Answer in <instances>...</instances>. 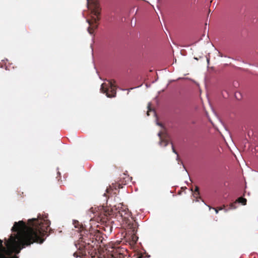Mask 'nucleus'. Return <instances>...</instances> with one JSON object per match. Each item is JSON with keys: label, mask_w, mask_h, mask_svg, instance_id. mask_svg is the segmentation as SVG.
<instances>
[{"label": "nucleus", "mask_w": 258, "mask_h": 258, "mask_svg": "<svg viewBox=\"0 0 258 258\" xmlns=\"http://www.w3.org/2000/svg\"><path fill=\"white\" fill-rule=\"evenodd\" d=\"M36 221L33 226L34 228L28 227L23 221L15 222L11 229L16 233L12 234L6 241V248L3 245V241L0 239V258H18L16 255L12 256L14 251L19 252L25 245H29L33 242L42 243L40 236L44 235V232L50 225V222L44 219L37 220L36 218L29 219V221Z\"/></svg>", "instance_id": "nucleus-1"}, {"label": "nucleus", "mask_w": 258, "mask_h": 258, "mask_svg": "<svg viewBox=\"0 0 258 258\" xmlns=\"http://www.w3.org/2000/svg\"><path fill=\"white\" fill-rule=\"evenodd\" d=\"M109 85L110 86L111 88H112V86H113V85H112V83H111V82H109ZM103 85H104V84H102L101 85V88H100V91H101V92L102 93H105V94H106V97H108V98H112V97H114L115 96V94H116V92H115V90H114L113 89L111 88V91L112 92V93H113V94H112V95H110V94H108V92H107V91H108V90H107V89H105V88H104V86H103Z\"/></svg>", "instance_id": "nucleus-2"}, {"label": "nucleus", "mask_w": 258, "mask_h": 258, "mask_svg": "<svg viewBox=\"0 0 258 258\" xmlns=\"http://www.w3.org/2000/svg\"><path fill=\"white\" fill-rule=\"evenodd\" d=\"M101 8L96 6L92 10V13L96 17L93 18L94 22H96L99 20V16L100 15Z\"/></svg>", "instance_id": "nucleus-3"}, {"label": "nucleus", "mask_w": 258, "mask_h": 258, "mask_svg": "<svg viewBox=\"0 0 258 258\" xmlns=\"http://www.w3.org/2000/svg\"><path fill=\"white\" fill-rule=\"evenodd\" d=\"M235 97L238 100H240L242 98V94L240 92H235Z\"/></svg>", "instance_id": "nucleus-4"}, {"label": "nucleus", "mask_w": 258, "mask_h": 258, "mask_svg": "<svg viewBox=\"0 0 258 258\" xmlns=\"http://www.w3.org/2000/svg\"><path fill=\"white\" fill-rule=\"evenodd\" d=\"M239 203L242 204L243 205H246V200L243 198H239L238 199Z\"/></svg>", "instance_id": "nucleus-5"}, {"label": "nucleus", "mask_w": 258, "mask_h": 258, "mask_svg": "<svg viewBox=\"0 0 258 258\" xmlns=\"http://www.w3.org/2000/svg\"><path fill=\"white\" fill-rule=\"evenodd\" d=\"M210 45L214 48L215 51H216V52L219 57H222L223 56V55L218 50L216 49L212 43H211Z\"/></svg>", "instance_id": "nucleus-6"}, {"label": "nucleus", "mask_w": 258, "mask_h": 258, "mask_svg": "<svg viewBox=\"0 0 258 258\" xmlns=\"http://www.w3.org/2000/svg\"><path fill=\"white\" fill-rule=\"evenodd\" d=\"M206 61L207 62V67H209V63H210V53H208V54L206 56Z\"/></svg>", "instance_id": "nucleus-7"}, {"label": "nucleus", "mask_w": 258, "mask_h": 258, "mask_svg": "<svg viewBox=\"0 0 258 258\" xmlns=\"http://www.w3.org/2000/svg\"><path fill=\"white\" fill-rule=\"evenodd\" d=\"M182 166H183V171H184L185 172V173H186V174H187V176H188V177L189 179V180H190V178L189 175V174H188V172H187V170L186 169V168H185V167L184 165H183V164L182 163Z\"/></svg>", "instance_id": "nucleus-8"}, {"label": "nucleus", "mask_w": 258, "mask_h": 258, "mask_svg": "<svg viewBox=\"0 0 258 258\" xmlns=\"http://www.w3.org/2000/svg\"><path fill=\"white\" fill-rule=\"evenodd\" d=\"M171 147H172V152L176 155H177V152L176 151V150L174 149V147H173V144L171 143Z\"/></svg>", "instance_id": "nucleus-9"}, {"label": "nucleus", "mask_w": 258, "mask_h": 258, "mask_svg": "<svg viewBox=\"0 0 258 258\" xmlns=\"http://www.w3.org/2000/svg\"><path fill=\"white\" fill-rule=\"evenodd\" d=\"M136 20H135L134 22H133V19L132 20V23H131L132 26L135 27L136 26Z\"/></svg>", "instance_id": "nucleus-10"}, {"label": "nucleus", "mask_w": 258, "mask_h": 258, "mask_svg": "<svg viewBox=\"0 0 258 258\" xmlns=\"http://www.w3.org/2000/svg\"><path fill=\"white\" fill-rule=\"evenodd\" d=\"M194 59L196 60H198L199 59H204V57L203 56H200L199 58L197 57H194Z\"/></svg>", "instance_id": "nucleus-11"}, {"label": "nucleus", "mask_w": 258, "mask_h": 258, "mask_svg": "<svg viewBox=\"0 0 258 258\" xmlns=\"http://www.w3.org/2000/svg\"><path fill=\"white\" fill-rule=\"evenodd\" d=\"M87 31L89 33V34H90L91 35H92V32L90 31L89 27L87 28Z\"/></svg>", "instance_id": "nucleus-12"}, {"label": "nucleus", "mask_w": 258, "mask_h": 258, "mask_svg": "<svg viewBox=\"0 0 258 258\" xmlns=\"http://www.w3.org/2000/svg\"><path fill=\"white\" fill-rule=\"evenodd\" d=\"M156 124L159 125V126H161V127H163V125H162V124L160 123V122H156Z\"/></svg>", "instance_id": "nucleus-13"}, {"label": "nucleus", "mask_w": 258, "mask_h": 258, "mask_svg": "<svg viewBox=\"0 0 258 258\" xmlns=\"http://www.w3.org/2000/svg\"><path fill=\"white\" fill-rule=\"evenodd\" d=\"M140 87H141V85L137 86V87H136L131 88L128 90H133V89H136V88H139Z\"/></svg>", "instance_id": "nucleus-14"}, {"label": "nucleus", "mask_w": 258, "mask_h": 258, "mask_svg": "<svg viewBox=\"0 0 258 258\" xmlns=\"http://www.w3.org/2000/svg\"><path fill=\"white\" fill-rule=\"evenodd\" d=\"M158 136L161 139V132H159L158 133Z\"/></svg>", "instance_id": "nucleus-15"}, {"label": "nucleus", "mask_w": 258, "mask_h": 258, "mask_svg": "<svg viewBox=\"0 0 258 258\" xmlns=\"http://www.w3.org/2000/svg\"><path fill=\"white\" fill-rule=\"evenodd\" d=\"M168 142H166H166H165V144H164V145L163 147H166L168 145Z\"/></svg>", "instance_id": "nucleus-16"}, {"label": "nucleus", "mask_w": 258, "mask_h": 258, "mask_svg": "<svg viewBox=\"0 0 258 258\" xmlns=\"http://www.w3.org/2000/svg\"><path fill=\"white\" fill-rule=\"evenodd\" d=\"M195 190V191H199V187H198V186H196Z\"/></svg>", "instance_id": "nucleus-17"}, {"label": "nucleus", "mask_w": 258, "mask_h": 258, "mask_svg": "<svg viewBox=\"0 0 258 258\" xmlns=\"http://www.w3.org/2000/svg\"><path fill=\"white\" fill-rule=\"evenodd\" d=\"M172 81H173V80H170V81H169V82H168V83L166 85V87H168V86L169 85V83H171V82H172Z\"/></svg>", "instance_id": "nucleus-18"}, {"label": "nucleus", "mask_w": 258, "mask_h": 258, "mask_svg": "<svg viewBox=\"0 0 258 258\" xmlns=\"http://www.w3.org/2000/svg\"><path fill=\"white\" fill-rule=\"evenodd\" d=\"M103 196V197H105V200L107 202L106 193H104Z\"/></svg>", "instance_id": "nucleus-19"}, {"label": "nucleus", "mask_w": 258, "mask_h": 258, "mask_svg": "<svg viewBox=\"0 0 258 258\" xmlns=\"http://www.w3.org/2000/svg\"><path fill=\"white\" fill-rule=\"evenodd\" d=\"M224 57H227V56H224ZM227 58H229V59H232V60H235L233 58L231 57H229V56H228V57H227Z\"/></svg>", "instance_id": "nucleus-20"}, {"label": "nucleus", "mask_w": 258, "mask_h": 258, "mask_svg": "<svg viewBox=\"0 0 258 258\" xmlns=\"http://www.w3.org/2000/svg\"><path fill=\"white\" fill-rule=\"evenodd\" d=\"M237 60H239V59H237ZM239 61H240V62H241L242 63H244V64H246V62H244L243 60H239Z\"/></svg>", "instance_id": "nucleus-21"}, {"label": "nucleus", "mask_w": 258, "mask_h": 258, "mask_svg": "<svg viewBox=\"0 0 258 258\" xmlns=\"http://www.w3.org/2000/svg\"><path fill=\"white\" fill-rule=\"evenodd\" d=\"M158 80V77H157V78L156 79H155V81H153L152 83H154L156 82Z\"/></svg>", "instance_id": "nucleus-22"}, {"label": "nucleus", "mask_w": 258, "mask_h": 258, "mask_svg": "<svg viewBox=\"0 0 258 258\" xmlns=\"http://www.w3.org/2000/svg\"><path fill=\"white\" fill-rule=\"evenodd\" d=\"M218 119H219V121L220 122V123H221L223 126H224V123H223V122L221 121V120L220 118H218Z\"/></svg>", "instance_id": "nucleus-23"}, {"label": "nucleus", "mask_w": 258, "mask_h": 258, "mask_svg": "<svg viewBox=\"0 0 258 258\" xmlns=\"http://www.w3.org/2000/svg\"><path fill=\"white\" fill-rule=\"evenodd\" d=\"M177 155V156H176V160L177 161H179V157H178V155L177 154V155Z\"/></svg>", "instance_id": "nucleus-24"}, {"label": "nucleus", "mask_w": 258, "mask_h": 258, "mask_svg": "<svg viewBox=\"0 0 258 258\" xmlns=\"http://www.w3.org/2000/svg\"><path fill=\"white\" fill-rule=\"evenodd\" d=\"M213 209L215 210L216 214H218V211L216 208H213Z\"/></svg>", "instance_id": "nucleus-25"}, {"label": "nucleus", "mask_w": 258, "mask_h": 258, "mask_svg": "<svg viewBox=\"0 0 258 258\" xmlns=\"http://www.w3.org/2000/svg\"><path fill=\"white\" fill-rule=\"evenodd\" d=\"M159 145L160 146H162V141H160L159 143Z\"/></svg>", "instance_id": "nucleus-26"}, {"label": "nucleus", "mask_w": 258, "mask_h": 258, "mask_svg": "<svg viewBox=\"0 0 258 258\" xmlns=\"http://www.w3.org/2000/svg\"><path fill=\"white\" fill-rule=\"evenodd\" d=\"M150 105H151V103H148V108H149V110H150Z\"/></svg>", "instance_id": "nucleus-27"}, {"label": "nucleus", "mask_w": 258, "mask_h": 258, "mask_svg": "<svg viewBox=\"0 0 258 258\" xmlns=\"http://www.w3.org/2000/svg\"><path fill=\"white\" fill-rule=\"evenodd\" d=\"M86 22L89 24L90 25L91 24V22H90V21H89L88 20H86Z\"/></svg>", "instance_id": "nucleus-28"}, {"label": "nucleus", "mask_w": 258, "mask_h": 258, "mask_svg": "<svg viewBox=\"0 0 258 258\" xmlns=\"http://www.w3.org/2000/svg\"><path fill=\"white\" fill-rule=\"evenodd\" d=\"M224 128H225V129L226 131V132H227L228 134H229V131L227 130V129L226 128V127H225V126H224Z\"/></svg>", "instance_id": "nucleus-29"}, {"label": "nucleus", "mask_w": 258, "mask_h": 258, "mask_svg": "<svg viewBox=\"0 0 258 258\" xmlns=\"http://www.w3.org/2000/svg\"><path fill=\"white\" fill-rule=\"evenodd\" d=\"M213 113H214L216 116H217V115L216 113L215 112V111H214V110H213Z\"/></svg>", "instance_id": "nucleus-30"}, {"label": "nucleus", "mask_w": 258, "mask_h": 258, "mask_svg": "<svg viewBox=\"0 0 258 258\" xmlns=\"http://www.w3.org/2000/svg\"><path fill=\"white\" fill-rule=\"evenodd\" d=\"M247 64L249 66H253L252 64H250V63H247Z\"/></svg>", "instance_id": "nucleus-31"}, {"label": "nucleus", "mask_w": 258, "mask_h": 258, "mask_svg": "<svg viewBox=\"0 0 258 258\" xmlns=\"http://www.w3.org/2000/svg\"><path fill=\"white\" fill-rule=\"evenodd\" d=\"M207 30L208 31H209V26H208Z\"/></svg>", "instance_id": "nucleus-32"}, {"label": "nucleus", "mask_w": 258, "mask_h": 258, "mask_svg": "<svg viewBox=\"0 0 258 258\" xmlns=\"http://www.w3.org/2000/svg\"><path fill=\"white\" fill-rule=\"evenodd\" d=\"M160 92H161V91H159L158 93V94H159L160 93Z\"/></svg>", "instance_id": "nucleus-33"}, {"label": "nucleus", "mask_w": 258, "mask_h": 258, "mask_svg": "<svg viewBox=\"0 0 258 258\" xmlns=\"http://www.w3.org/2000/svg\"><path fill=\"white\" fill-rule=\"evenodd\" d=\"M146 86L147 87H149V86H148L147 85H146Z\"/></svg>", "instance_id": "nucleus-34"}, {"label": "nucleus", "mask_w": 258, "mask_h": 258, "mask_svg": "<svg viewBox=\"0 0 258 258\" xmlns=\"http://www.w3.org/2000/svg\"><path fill=\"white\" fill-rule=\"evenodd\" d=\"M106 191L108 192V189H106Z\"/></svg>", "instance_id": "nucleus-35"}, {"label": "nucleus", "mask_w": 258, "mask_h": 258, "mask_svg": "<svg viewBox=\"0 0 258 258\" xmlns=\"http://www.w3.org/2000/svg\"><path fill=\"white\" fill-rule=\"evenodd\" d=\"M87 2H88V1H89V0H87Z\"/></svg>", "instance_id": "nucleus-36"}]
</instances>
